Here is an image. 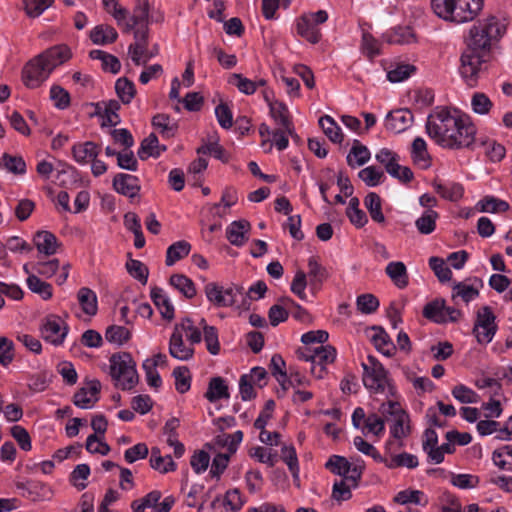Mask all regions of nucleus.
Masks as SVG:
<instances>
[{"label":"nucleus","instance_id":"nucleus-1","mask_svg":"<svg viewBox=\"0 0 512 512\" xmlns=\"http://www.w3.org/2000/svg\"><path fill=\"white\" fill-rule=\"evenodd\" d=\"M505 32L506 25L496 16L479 20L470 28L459 68L461 77L469 87L478 84L484 65L491 59L493 47Z\"/></svg>","mask_w":512,"mask_h":512},{"label":"nucleus","instance_id":"nucleus-2","mask_svg":"<svg viewBox=\"0 0 512 512\" xmlns=\"http://www.w3.org/2000/svg\"><path fill=\"white\" fill-rule=\"evenodd\" d=\"M425 128L429 137L444 148H469L475 140L476 128L470 119L447 108L430 114Z\"/></svg>","mask_w":512,"mask_h":512},{"label":"nucleus","instance_id":"nucleus-3","mask_svg":"<svg viewBox=\"0 0 512 512\" xmlns=\"http://www.w3.org/2000/svg\"><path fill=\"white\" fill-rule=\"evenodd\" d=\"M72 57L65 44L52 46L28 61L22 70V80L29 89H35L45 82L55 68Z\"/></svg>","mask_w":512,"mask_h":512},{"label":"nucleus","instance_id":"nucleus-4","mask_svg":"<svg viewBox=\"0 0 512 512\" xmlns=\"http://www.w3.org/2000/svg\"><path fill=\"white\" fill-rule=\"evenodd\" d=\"M431 7L438 17L463 23L478 15L483 8V0H431Z\"/></svg>","mask_w":512,"mask_h":512},{"label":"nucleus","instance_id":"nucleus-5","mask_svg":"<svg viewBox=\"0 0 512 512\" xmlns=\"http://www.w3.org/2000/svg\"><path fill=\"white\" fill-rule=\"evenodd\" d=\"M307 266L308 273L306 274L304 271L298 270L290 287L291 291L303 301L307 300L305 289L308 285L310 291L316 295L324 281L329 277L327 269L317 261L316 257H310Z\"/></svg>","mask_w":512,"mask_h":512},{"label":"nucleus","instance_id":"nucleus-6","mask_svg":"<svg viewBox=\"0 0 512 512\" xmlns=\"http://www.w3.org/2000/svg\"><path fill=\"white\" fill-rule=\"evenodd\" d=\"M110 375L122 390H131L138 384L136 362L130 353L121 352L110 357Z\"/></svg>","mask_w":512,"mask_h":512},{"label":"nucleus","instance_id":"nucleus-7","mask_svg":"<svg viewBox=\"0 0 512 512\" xmlns=\"http://www.w3.org/2000/svg\"><path fill=\"white\" fill-rule=\"evenodd\" d=\"M367 361V363L363 362L361 364L363 368L362 381L364 386L374 394L383 393L386 388H388L389 393L394 395L396 390L388 378V371L379 360L372 355L367 357Z\"/></svg>","mask_w":512,"mask_h":512},{"label":"nucleus","instance_id":"nucleus-8","mask_svg":"<svg viewBox=\"0 0 512 512\" xmlns=\"http://www.w3.org/2000/svg\"><path fill=\"white\" fill-rule=\"evenodd\" d=\"M497 330L495 315L489 306L482 307L477 313V320L473 328L477 341L481 344L491 342Z\"/></svg>","mask_w":512,"mask_h":512},{"label":"nucleus","instance_id":"nucleus-9","mask_svg":"<svg viewBox=\"0 0 512 512\" xmlns=\"http://www.w3.org/2000/svg\"><path fill=\"white\" fill-rule=\"evenodd\" d=\"M68 332V327L64 321L55 315L48 316L41 327V335L43 339L53 345L63 343Z\"/></svg>","mask_w":512,"mask_h":512},{"label":"nucleus","instance_id":"nucleus-10","mask_svg":"<svg viewBox=\"0 0 512 512\" xmlns=\"http://www.w3.org/2000/svg\"><path fill=\"white\" fill-rule=\"evenodd\" d=\"M413 121V113L407 108H400L386 115L385 128L394 134H399L406 131Z\"/></svg>","mask_w":512,"mask_h":512},{"label":"nucleus","instance_id":"nucleus-11","mask_svg":"<svg viewBox=\"0 0 512 512\" xmlns=\"http://www.w3.org/2000/svg\"><path fill=\"white\" fill-rule=\"evenodd\" d=\"M101 390V383L97 379L89 380L86 382V387L80 388L73 396V403L75 406L87 409L99 400V393Z\"/></svg>","mask_w":512,"mask_h":512},{"label":"nucleus","instance_id":"nucleus-12","mask_svg":"<svg viewBox=\"0 0 512 512\" xmlns=\"http://www.w3.org/2000/svg\"><path fill=\"white\" fill-rule=\"evenodd\" d=\"M204 291L208 300L216 307H230L236 304V300L232 299V291L224 290L214 282L206 284Z\"/></svg>","mask_w":512,"mask_h":512},{"label":"nucleus","instance_id":"nucleus-13","mask_svg":"<svg viewBox=\"0 0 512 512\" xmlns=\"http://www.w3.org/2000/svg\"><path fill=\"white\" fill-rule=\"evenodd\" d=\"M169 353L173 358L181 361H187L193 357L194 348L192 345L186 346L183 341V335L179 331V326H175L169 341Z\"/></svg>","mask_w":512,"mask_h":512},{"label":"nucleus","instance_id":"nucleus-14","mask_svg":"<svg viewBox=\"0 0 512 512\" xmlns=\"http://www.w3.org/2000/svg\"><path fill=\"white\" fill-rule=\"evenodd\" d=\"M251 225L247 220L233 221L226 228V238L234 246L241 247L248 241V232Z\"/></svg>","mask_w":512,"mask_h":512},{"label":"nucleus","instance_id":"nucleus-15","mask_svg":"<svg viewBox=\"0 0 512 512\" xmlns=\"http://www.w3.org/2000/svg\"><path fill=\"white\" fill-rule=\"evenodd\" d=\"M113 188L129 198L135 197L140 191L138 178L134 175L119 173L113 179Z\"/></svg>","mask_w":512,"mask_h":512},{"label":"nucleus","instance_id":"nucleus-16","mask_svg":"<svg viewBox=\"0 0 512 512\" xmlns=\"http://www.w3.org/2000/svg\"><path fill=\"white\" fill-rule=\"evenodd\" d=\"M100 153V146L92 141H86L83 143H75L72 146L73 159L81 164H87L92 159L97 158Z\"/></svg>","mask_w":512,"mask_h":512},{"label":"nucleus","instance_id":"nucleus-17","mask_svg":"<svg viewBox=\"0 0 512 512\" xmlns=\"http://www.w3.org/2000/svg\"><path fill=\"white\" fill-rule=\"evenodd\" d=\"M33 243L39 253L47 256L57 252L59 246L57 237L49 231H38L33 237Z\"/></svg>","mask_w":512,"mask_h":512},{"label":"nucleus","instance_id":"nucleus-18","mask_svg":"<svg viewBox=\"0 0 512 512\" xmlns=\"http://www.w3.org/2000/svg\"><path fill=\"white\" fill-rule=\"evenodd\" d=\"M149 19V1L148 0H136L135 7L133 9V15L131 16V22H125L124 32L129 33L134 30L136 26H148Z\"/></svg>","mask_w":512,"mask_h":512},{"label":"nucleus","instance_id":"nucleus-19","mask_svg":"<svg viewBox=\"0 0 512 512\" xmlns=\"http://www.w3.org/2000/svg\"><path fill=\"white\" fill-rule=\"evenodd\" d=\"M372 330L375 331V334L371 338L375 348L385 356H393L396 352V346L387 332L380 326H373Z\"/></svg>","mask_w":512,"mask_h":512},{"label":"nucleus","instance_id":"nucleus-20","mask_svg":"<svg viewBox=\"0 0 512 512\" xmlns=\"http://www.w3.org/2000/svg\"><path fill=\"white\" fill-rule=\"evenodd\" d=\"M435 191L444 199L451 202L459 201L464 195V187L460 183L449 182L443 184L437 180L432 182Z\"/></svg>","mask_w":512,"mask_h":512},{"label":"nucleus","instance_id":"nucleus-21","mask_svg":"<svg viewBox=\"0 0 512 512\" xmlns=\"http://www.w3.org/2000/svg\"><path fill=\"white\" fill-rule=\"evenodd\" d=\"M423 317L436 323L445 324L447 318H445V300L443 298H436L428 302L422 311Z\"/></svg>","mask_w":512,"mask_h":512},{"label":"nucleus","instance_id":"nucleus-22","mask_svg":"<svg viewBox=\"0 0 512 512\" xmlns=\"http://www.w3.org/2000/svg\"><path fill=\"white\" fill-rule=\"evenodd\" d=\"M150 297L154 305L160 310L163 318L172 320L174 318V307L169 298L164 294L162 288L154 286L151 288Z\"/></svg>","mask_w":512,"mask_h":512},{"label":"nucleus","instance_id":"nucleus-23","mask_svg":"<svg viewBox=\"0 0 512 512\" xmlns=\"http://www.w3.org/2000/svg\"><path fill=\"white\" fill-rule=\"evenodd\" d=\"M117 38V31L108 24L97 25L90 32V39L96 45L111 44L114 43Z\"/></svg>","mask_w":512,"mask_h":512},{"label":"nucleus","instance_id":"nucleus-24","mask_svg":"<svg viewBox=\"0 0 512 512\" xmlns=\"http://www.w3.org/2000/svg\"><path fill=\"white\" fill-rule=\"evenodd\" d=\"M392 282L400 289L407 287L409 277L406 266L401 261L390 262L385 269Z\"/></svg>","mask_w":512,"mask_h":512},{"label":"nucleus","instance_id":"nucleus-25","mask_svg":"<svg viewBox=\"0 0 512 512\" xmlns=\"http://www.w3.org/2000/svg\"><path fill=\"white\" fill-rule=\"evenodd\" d=\"M297 33L307 41L316 44L320 41L321 32L315 24L305 15L300 17L296 23Z\"/></svg>","mask_w":512,"mask_h":512},{"label":"nucleus","instance_id":"nucleus-26","mask_svg":"<svg viewBox=\"0 0 512 512\" xmlns=\"http://www.w3.org/2000/svg\"><path fill=\"white\" fill-rule=\"evenodd\" d=\"M150 466L162 474L175 471L177 468L172 457L170 455L163 457L158 447L151 449Z\"/></svg>","mask_w":512,"mask_h":512},{"label":"nucleus","instance_id":"nucleus-27","mask_svg":"<svg viewBox=\"0 0 512 512\" xmlns=\"http://www.w3.org/2000/svg\"><path fill=\"white\" fill-rule=\"evenodd\" d=\"M77 299L81 306L82 311L89 315L94 316L98 311L97 295L88 287H82L77 293Z\"/></svg>","mask_w":512,"mask_h":512},{"label":"nucleus","instance_id":"nucleus-28","mask_svg":"<svg viewBox=\"0 0 512 512\" xmlns=\"http://www.w3.org/2000/svg\"><path fill=\"white\" fill-rule=\"evenodd\" d=\"M270 114L272 118L283 127L288 133H291L292 120L287 106L283 102H269Z\"/></svg>","mask_w":512,"mask_h":512},{"label":"nucleus","instance_id":"nucleus-29","mask_svg":"<svg viewBox=\"0 0 512 512\" xmlns=\"http://www.w3.org/2000/svg\"><path fill=\"white\" fill-rule=\"evenodd\" d=\"M509 207L508 202L490 195L483 197L475 206L476 210L482 213L506 212Z\"/></svg>","mask_w":512,"mask_h":512},{"label":"nucleus","instance_id":"nucleus-30","mask_svg":"<svg viewBox=\"0 0 512 512\" xmlns=\"http://www.w3.org/2000/svg\"><path fill=\"white\" fill-rule=\"evenodd\" d=\"M394 502L407 505L410 503L425 507L428 505V498L424 492L420 490L406 489L398 492L394 497Z\"/></svg>","mask_w":512,"mask_h":512},{"label":"nucleus","instance_id":"nucleus-31","mask_svg":"<svg viewBox=\"0 0 512 512\" xmlns=\"http://www.w3.org/2000/svg\"><path fill=\"white\" fill-rule=\"evenodd\" d=\"M370 159L369 149L362 145L359 140H354L353 146L347 155V164L354 168L355 166H362Z\"/></svg>","mask_w":512,"mask_h":512},{"label":"nucleus","instance_id":"nucleus-32","mask_svg":"<svg viewBox=\"0 0 512 512\" xmlns=\"http://www.w3.org/2000/svg\"><path fill=\"white\" fill-rule=\"evenodd\" d=\"M229 391L228 386L225 384V381L222 377H213L211 378L208 389L205 393V398L213 403L222 398H228Z\"/></svg>","mask_w":512,"mask_h":512},{"label":"nucleus","instance_id":"nucleus-33","mask_svg":"<svg viewBox=\"0 0 512 512\" xmlns=\"http://www.w3.org/2000/svg\"><path fill=\"white\" fill-rule=\"evenodd\" d=\"M18 488L26 489L33 501L49 499L52 495L51 488L41 482L28 481L25 484H18Z\"/></svg>","mask_w":512,"mask_h":512},{"label":"nucleus","instance_id":"nucleus-34","mask_svg":"<svg viewBox=\"0 0 512 512\" xmlns=\"http://www.w3.org/2000/svg\"><path fill=\"white\" fill-rule=\"evenodd\" d=\"M439 214L435 210H424L422 215L415 221V226L420 234L429 235L436 229V221Z\"/></svg>","mask_w":512,"mask_h":512},{"label":"nucleus","instance_id":"nucleus-35","mask_svg":"<svg viewBox=\"0 0 512 512\" xmlns=\"http://www.w3.org/2000/svg\"><path fill=\"white\" fill-rule=\"evenodd\" d=\"M364 205L373 221L377 223L385 222V216L382 212L381 198L377 193H368L364 199Z\"/></svg>","mask_w":512,"mask_h":512},{"label":"nucleus","instance_id":"nucleus-36","mask_svg":"<svg viewBox=\"0 0 512 512\" xmlns=\"http://www.w3.org/2000/svg\"><path fill=\"white\" fill-rule=\"evenodd\" d=\"M319 126L322 128L324 134L333 143H341L343 141V133L341 128L337 125L331 116L324 115L320 117Z\"/></svg>","mask_w":512,"mask_h":512},{"label":"nucleus","instance_id":"nucleus-37","mask_svg":"<svg viewBox=\"0 0 512 512\" xmlns=\"http://www.w3.org/2000/svg\"><path fill=\"white\" fill-rule=\"evenodd\" d=\"M152 125L158 129L163 137L171 138L175 135L178 125L167 114H157L152 118Z\"/></svg>","mask_w":512,"mask_h":512},{"label":"nucleus","instance_id":"nucleus-38","mask_svg":"<svg viewBox=\"0 0 512 512\" xmlns=\"http://www.w3.org/2000/svg\"><path fill=\"white\" fill-rule=\"evenodd\" d=\"M191 250V245L185 241H177L170 245L166 253V265L172 266L176 261L186 257Z\"/></svg>","mask_w":512,"mask_h":512},{"label":"nucleus","instance_id":"nucleus-39","mask_svg":"<svg viewBox=\"0 0 512 512\" xmlns=\"http://www.w3.org/2000/svg\"><path fill=\"white\" fill-rule=\"evenodd\" d=\"M115 92L123 104H129L136 95L134 83L126 77L117 79Z\"/></svg>","mask_w":512,"mask_h":512},{"label":"nucleus","instance_id":"nucleus-40","mask_svg":"<svg viewBox=\"0 0 512 512\" xmlns=\"http://www.w3.org/2000/svg\"><path fill=\"white\" fill-rule=\"evenodd\" d=\"M169 282L170 285L179 290L188 299L196 295V288L193 281L183 274H173Z\"/></svg>","mask_w":512,"mask_h":512},{"label":"nucleus","instance_id":"nucleus-41","mask_svg":"<svg viewBox=\"0 0 512 512\" xmlns=\"http://www.w3.org/2000/svg\"><path fill=\"white\" fill-rule=\"evenodd\" d=\"M137 154L141 160H146L149 157H159V141L156 134L151 133L143 139Z\"/></svg>","mask_w":512,"mask_h":512},{"label":"nucleus","instance_id":"nucleus-42","mask_svg":"<svg viewBox=\"0 0 512 512\" xmlns=\"http://www.w3.org/2000/svg\"><path fill=\"white\" fill-rule=\"evenodd\" d=\"M0 166L16 175H22L26 172V163L21 156L4 153L0 160Z\"/></svg>","mask_w":512,"mask_h":512},{"label":"nucleus","instance_id":"nucleus-43","mask_svg":"<svg viewBox=\"0 0 512 512\" xmlns=\"http://www.w3.org/2000/svg\"><path fill=\"white\" fill-rule=\"evenodd\" d=\"M27 286L33 292L41 296L42 299L48 300L53 295V289L51 284L41 280L36 275H29L27 277Z\"/></svg>","mask_w":512,"mask_h":512},{"label":"nucleus","instance_id":"nucleus-44","mask_svg":"<svg viewBox=\"0 0 512 512\" xmlns=\"http://www.w3.org/2000/svg\"><path fill=\"white\" fill-rule=\"evenodd\" d=\"M351 463L343 456L332 455L325 464V467L333 474L346 478L350 472Z\"/></svg>","mask_w":512,"mask_h":512},{"label":"nucleus","instance_id":"nucleus-45","mask_svg":"<svg viewBox=\"0 0 512 512\" xmlns=\"http://www.w3.org/2000/svg\"><path fill=\"white\" fill-rule=\"evenodd\" d=\"M336 355L332 345H321L314 349V364L327 366L335 361Z\"/></svg>","mask_w":512,"mask_h":512},{"label":"nucleus","instance_id":"nucleus-46","mask_svg":"<svg viewBox=\"0 0 512 512\" xmlns=\"http://www.w3.org/2000/svg\"><path fill=\"white\" fill-rule=\"evenodd\" d=\"M172 374L175 378L176 390L181 394L186 393L191 386V375L189 369L186 366H179L173 370Z\"/></svg>","mask_w":512,"mask_h":512},{"label":"nucleus","instance_id":"nucleus-47","mask_svg":"<svg viewBox=\"0 0 512 512\" xmlns=\"http://www.w3.org/2000/svg\"><path fill=\"white\" fill-rule=\"evenodd\" d=\"M385 464L388 468H398V467H407L409 469L416 468L418 466V458L410 453L403 452L397 455H394L390 462L385 461Z\"/></svg>","mask_w":512,"mask_h":512},{"label":"nucleus","instance_id":"nucleus-48","mask_svg":"<svg viewBox=\"0 0 512 512\" xmlns=\"http://www.w3.org/2000/svg\"><path fill=\"white\" fill-rule=\"evenodd\" d=\"M105 338L110 343L122 345L131 338V333L123 326L111 325L106 329Z\"/></svg>","mask_w":512,"mask_h":512},{"label":"nucleus","instance_id":"nucleus-49","mask_svg":"<svg viewBox=\"0 0 512 512\" xmlns=\"http://www.w3.org/2000/svg\"><path fill=\"white\" fill-rule=\"evenodd\" d=\"M126 269L128 273L138 280L140 283L145 285L148 281L149 270L148 267L139 260L130 259L126 263Z\"/></svg>","mask_w":512,"mask_h":512},{"label":"nucleus","instance_id":"nucleus-50","mask_svg":"<svg viewBox=\"0 0 512 512\" xmlns=\"http://www.w3.org/2000/svg\"><path fill=\"white\" fill-rule=\"evenodd\" d=\"M393 44H411L416 42V35L410 26L397 27L389 39Z\"/></svg>","mask_w":512,"mask_h":512},{"label":"nucleus","instance_id":"nucleus-51","mask_svg":"<svg viewBox=\"0 0 512 512\" xmlns=\"http://www.w3.org/2000/svg\"><path fill=\"white\" fill-rule=\"evenodd\" d=\"M479 296L478 289L463 282H457L453 286L452 300L460 297L465 303L470 302Z\"/></svg>","mask_w":512,"mask_h":512},{"label":"nucleus","instance_id":"nucleus-52","mask_svg":"<svg viewBox=\"0 0 512 512\" xmlns=\"http://www.w3.org/2000/svg\"><path fill=\"white\" fill-rule=\"evenodd\" d=\"M50 99L54 102L56 108L64 110L70 106V94L60 85H53L50 88Z\"/></svg>","mask_w":512,"mask_h":512},{"label":"nucleus","instance_id":"nucleus-53","mask_svg":"<svg viewBox=\"0 0 512 512\" xmlns=\"http://www.w3.org/2000/svg\"><path fill=\"white\" fill-rule=\"evenodd\" d=\"M452 395L457 401L463 404L477 403L479 400V395L463 384L454 386Z\"/></svg>","mask_w":512,"mask_h":512},{"label":"nucleus","instance_id":"nucleus-54","mask_svg":"<svg viewBox=\"0 0 512 512\" xmlns=\"http://www.w3.org/2000/svg\"><path fill=\"white\" fill-rule=\"evenodd\" d=\"M90 475V467L88 464L77 465L70 474V482L79 490H84L87 487V483L84 481Z\"/></svg>","mask_w":512,"mask_h":512},{"label":"nucleus","instance_id":"nucleus-55","mask_svg":"<svg viewBox=\"0 0 512 512\" xmlns=\"http://www.w3.org/2000/svg\"><path fill=\"white\" fill-rule=\"evenodd\" d=\"M410 433L409 415L407 412L401 413L399 417L395 418L394 424L391 427V434L396 439H402L407 437Z\"/></svg>","mask_w":512,"mask_h":512},{"label":"nucleus","instance_id":"nucleus-56","mask_svg":"<svg viewBox=\"0 0 512 512\" xmlns=\"http://www.w3.org/2000/svg\"><path fill=\"white\" fill-rule=\"evenodd\" d=\"M179 326V331H183L186 334L187 340L190 342V345H194L200 343L202 340V333L199 327L193 324V321L190 318H185L181 321Z\"/></svg>","mask_w":512,"mask_h":512},{"label":"nucleus","instance_id":"nucleus-57","mask_svg":"<svg viewBox=\"0 0 512 512\" xmlns=\"http://www.w3.org/2000/svg\"><path fill=\"white\" fill-rule=\"evenodd\" d=\"M379 300L370 293L361 294L357 297V309L363 314H372L379 307Z\"/></svg>","mask_w":512,"mask_h":512},{"label":"nucleus","instance_id":"nucleus-58","mask_svg":"<svg viewBox=\"0 0 512 512\" xmlns=\"http://www.w3.org/2000/svg\"><path fill=\"white\" fill-rule=\"evenodd\" d=\"M243 439V432L238 430L233 434H221L216 437V444L227 447L228 451L232 454L237 450L238 445Z\"/></svg>","mask_w":512,"mask_h":512},{"label":"nucleus","instance_id":"nucleus-59","mask_svg":"<svg viewBox=\"0 0 512 512\" xmlns=\"http://www.w3.org/2000/svg\"><path fill=\"white\" fill-rule=\"evenodd\" d=\"M411 154L414 163L424 162V167H428L430 165L426 142L421 137H417L413 140Z\"/></svg>","mask_w":512,"mask_h":512},{"label":"nucleus","instance_id":"nucleus-60","mask_svg":"<svg viewBox=\"0 0 512 512\" xmlns=\"http://www.w3.org/2000/svg\"><path fill=\"white\" fill-rule=\"evenodd\" d=\"M471 106L476 114L485 115L490 112L493 103L485 93L476 92L472 95Z\"/></svg>","mask_w":512,"mask_h":512},{"label":"nucleus","instance_id":"nucleus-61","mask_svg":"<svg viewBox=\"0 0 512 512\" xmlns=\"http://www.w3.org/2000/svg\"><path fill=\"white\" fill-rule=\"evenodd\" d=\"M429 266L434 271L440 282H447L451 280L452 271L445 265V262L442 258L431 257L429 259Z\"/></svg>","mask_w":512,"mask_h":512},{"label":"nucleus","instance_id":"nucleus-62","mask_svg":"<svg viewBox=\"0 0 512 512\" xmlns=\"http://www.w3.org/2000/svg\"><path fill=\"white\" fill-rule=\"evenodd\" d=\"M361 48L369 59H373L380 54V43L369 32H363Z\"/></svg>","mask_w":512,"mask_h":512},{"label":"nucleus","instance_id":"nucleus-63","mask_svg":"<svg viewBox=\"0 0 512 512\" xmlns=\"http://www.w3.org/2000/svg\"><path fill=\"white\" fill-rule=\"evenodd\" d=\"M229 83L235 85L240 92L246 95H251L257 90V83L243 77L242 74H232L229 79Z\"/></svg>","mask_w":512,"mask_h":512},{"label":"nucleus","instance_id":"nucleus-64","mask_svg":"<svg viewBox=\"0 0 512 512\" xmlns=\"http://www.w3.org/2000/svg\"><path fill=\"white\" fill-rule=\"evenodd\" d=\"M358 177L369 187L377 186L381 179L384 177V173L379 171L374 166H368L359 171Z\"/></svg>","mask_w":512,"mask_h":512}]
</instances>
